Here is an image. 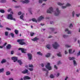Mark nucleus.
Returning <instances> with one entry per match:
<instances>
[{
  "mask_svg": "<svg viewBox=\"0 0 80 80\" xmlns=\"http://www.w3.org/2000/svg\"><path fill=\"white\" fill-rule=\"evenodd\" d=\"M45 67L47 69H48V70H52V66H50V63L49 62L47 63Z\"/></svg>",
  "mask_w": 80,
  "mask_h": 80,
  "instance_id": "5",
  "label": "nucleus"
},
{
  "mask_svg": "<svg viewBox=\"0 0 80 80\" xmlns=\"http://www.w3.org/2000/svg\"><path fill=\"white\" fill-rule=\"evenodd\" d=\"M27 55L28 57V59L30 60H31L32 59V54L30 53H28L27 54Z\"/></svg>",
  "mask_w": 80,
  "mask_h": 80,
  "instance_id": "9",
  "label": "nucleus"
},
{
  "mask_svg": "<svg viewBox=\"0 0 80 80\" xmlns=\"http://www.w3.org/2000/svg\"><path fill=\"white\" fill-rule=\"evenodd\" d=\"M28 72V70L27 69H25L24 71L22 72V73H23L24 74H25L26 73H27Z\"/></svg>",
  "mask_w": 80,
  "mask_h": 80,
  "instance_id": "12",
  "label": "nucleus"
},
{
  "mask_svg": "<svg viewBox=\"0 0 80 80\" xmlns=\"http://www.w3.org/2000/svg\"><path fill=\"white\" fill-rule=\"evenodd\" d=\"M47 48L48 49H50V45L48 44L46 46Z\"/></svg>",
  "mask_w": 80,
  "mask_h": 80,
  "instance_id": "31",
  "label": "nucleus"
},
{
  "mask_svg": "<svg viewBox=\"0 0 80 80\" xmlns=\"http://www.w3.org/2000/svg\"><path fill=\"white\" fill-rule=\"evenodd\" d=\"M7 2L6 0H1L0 1L1 3H6Z\"/></svg>",
  "mask_w": 80,
  "mask_h": 80,
  "instance_id": "26",
  "label": "nucleus"
},
{
  "mask_svg": "<svg viewBox=\"0 0 80 80\" xmlns=\"http://www.w3.org/2000/svg\"><path fill=\"white\" fill-rule=\"evenodd\" d=\"M80 55V51L77 54V57H78Z\"/></svg>",
  "mask_w": 80,
  "mask_h": 80,
  "instance_id": "49",
  "label": "nucleus"
},
{
  "mask_svg": "<svg viewBox=\"0 0 80 80\" xmlns=\"http://www.w3.org/2000/svg\"><path fill=\"white\" fill-rule=\"evenodd\" d=\"M24 40V39H18L17 40V42H18L20 45H23L26 44V43L23 41Z\"/></svg>",
  "mask_w": 80,
  "mask_h": 80,
  "instance_id": "3",
  "label": "nucleus"
},
{
  "mask_svg": "<svg viewBox=\"0 0 80 80\" xmlns=\"http://www.w3.org/2000/svg\"><path fill=\"white\" fill-rule=\"evenodd\" d=\"M6 30H8L11 31V29L10 28H6Z\"/></svg>",
  "mask_w": 80,
  "mask_h": 80,
  "instance_id": "50",
  "label": "nucleus"
},
{
  "mask_svg": "<svg viewBox=\"0 0 80 80\" xmlns=\"http://www.w3.org/2000/svg\"><path fill=\"white\" fill-rule=\"evenodd\" d=\"M7 62V61L6 59H3L1 61V63H5Z\"/></svg>",
  "mask_w": 80,
  "mask_h": 80,
  "instance_id": "21",
  "label": "nucleus"
},
{
  "mask_svg": "<svg viewBox=\"0 0 80 80\" xmlns=\"http://www.w3.org/2000/svg\"><path fill=\"white\" fill-rule=\"evenodd\" d=\"M10 35H11V37H12V38H13V37H14V34H13L12 33H10Z\"/></svg>",
  "mask_w": 80,
  "mask_h": 80,
  "instance_id": "41",
  "label": "nucleus"
},
{
  "mask_svg": "<svg viewBox=\"0 0 80 80\" xmlns=\"http://www.w3.org/2000/svg\"><path fill=\"white\" fill-rule=\"evenodd\" d=\"M38 3H43L42 0H39Z\"/></svg>",
  "mask_w": 80,
  "mask_h": 80,
  "instance_id": "37",
  "label": "nucleus"
},
{
  "mask_svg": "<svg viewBox=\"0 0 80 80\" xmlns=\"http://www.w3.org/2000/svg\"><path fill=\"white\" fill-rule=\"evenodd\" d=\"M50 24H53V21H50Z\"/></svg>",
  "mask_w": 80,
  "mask_h": 80,
  "instance_id": "60",
  "label": "nucleus"
},
{
  "mask_svg": "<svg viewBox=\"0 0 80 80\" xmlns=\"http://www.w3.org/2000/svg\"><path fill=\"white\" fill-rule=\"evenodd\" d=\"M75 11H73L72 13V17H75Z\"/></svg>",
  "mask_w": 80,
  "mask_h": 80,
  "instance_id": "35",
  "label": "nucleus"
},
{
  "mask_svg": "<svg viewBox=\"0 0 80 80\" xmlns=\"http://www.w3.org/2000/svg\"><path fill=\"white\" fill-rule=\"evenodd\" d=\"M9 80H13V78H10L9 79Z\"/></svg>",
  "mask_w": 80,
  "mask_h": 80,
  "instance_id": "63",
  "label": "nucleus"
},
{
  "mask_svg": "<svg viewBox=\"0 0 80 80\" xmlns=\"http://www.w3.org/2000/svg\"><path fill=\"white\" fill-rule=\"evenodd\" d=\"M18 62L19 63L20 65H22V64H23V62L20 60H18Z\"/></svg>",
  "mask_w": 80,
  "mask_h": 80,
  "instance_id": "20",
  "label": "nucleus"
},
{
  "mask_svg": "<svg viewBox=\"0 0 80 80\" xmlns=\"http://www.w3.org/2000/svg\"><path fill=\"white\" fill-rule=\"evenodd\" d=\"M69 28H72L73 27V25H72V24L71 23L69 25Z\"/></svg>",
  "mask_w": 80,
  "mask_h": 80,
  "instance_id": "45",
  "label": "nucleus"
},
{
  "mask_svg": "<svg viewBox=\"0 0 80 80\" xmlns=\"http://www.w3.org/2000/svg\"><path fill=\"white\" fill-rule=\"evenodd\" d=\"M60 13V10H59V8H57L54 12V15L55 16H58Z\"/></svg>",
  "mask_w": 80,
  "mask_h": 80,
  "instance_id": "1",
  "label": "nucleus"
},
{
  "mask_svg": "<svg viewBox=\"0 0 80 80\" xmlns=\"http://www.w3.org/2000/svg\"><path fill=\"white\" fill-rule=\"evenodd\" d=\"M80 14H76V16L77 17H80Z\"/></svg>",
  "mask_w": 80,
  "mask_h": 80,
  "instance_id": "46",
  "label": "nucleus"
},
{
  "mask_svg": "<svg viewBox=\"0 0 80 80\" xmlns=\"http://www.w3.org/2000/svg\"><path fill=\"white\" fill-rule=\"evenodd\" d=\"M38 40V38L36 37L34 39H32V41H34V42L37 41V40Z\"/></svg>",
  "mask_w": 80,
  "mask_h": 80,
  "instance_id": "22",
  "label": "nucleus"
},
{
  "mask_svg": "<svg viewBox=\"0 0 80 80\" xmlns=\"http://www.w3.org/2000/svg\"><path fill=\"white\" fill-rule=\"evenodd\" d=\"M68 37V36H67L65 35H63V38H67Z\"/></svg>",
  "mask_w": 80,
  "mask_h": 80,
  "instance_id": "43",
  "label": "nucleus"
},
{
  "mask_svg": "<svg viewBox=\"0 0 80 80\" xmlns=\"http://www.w3.org/2000/svg\"><path fill=\"white\" fill-rule=\"evenodd\" d=\"M33 65H29V67H31V68H33Z\"/></svg>",
  "mask_w": 80,
  "mask_h": 80,
  "instance_id": "56",
  "label": "nucleus"
},
{
  "mask_svg": "<svg viewBox=\"0 0 80 80\" xmlns=\"http://www.w3.org/2000/svg\"><path fill=\"white\" fill-rule=\"evenodd\" d=\"M73 64L74 65V66H76L77 65V62L75 60H73Z\"/></svg>",
  "mask_w": 80,
  "mask_h": 80,
  "instance_id": "19",
  "label": "nucleus"
},
{
  "mask_svg": "<svg viewBox=\"0 0 80 80\" xmlns=\"http://www.w3.org/2000/svg\"><path fill=\"white\" fill-rule=\"evenodd\" d=\"M41 67H44V65L43 63H42L41 64Z\"/></svg>",
  "mask_w": 80,
  "mask_h": 80,
  "instance_id": "61",
  "label": "nucleus"
},
{
  "mask_svg": "<svg viewBox=\"0 0 80 80\" xmlns=\"http://www.w3.org/2000/svg\"><path fill=\"white\" fill-rule=\"evenodd\" d=\"M65 46L66 47H67V48H68L69 47H71L70 46H69V45H66Z\"/></svg>",
  "mask_w": 80,
  "mask_h": 80,
  "instance_id": "51",
  "label": "nucleus"
},
{
  "mask_svg": "<svg viewBox=\"0 0 80 80\" xmlns=\"http://www.w3.org/2000/svg\"><path fill=\"white\" fill-rule=\"evenodd\" d=\"M68 58L69 60H73L75 59V57H69Z\"/></svg>",
  "mask_w": 80,
  "mask_h": 80,
  "instance_id": "14",
  "label": "nucleus"
},
{
  "mask_svg": "<svg viewBox=\"0 0 80 80\" xmlns=\"http://www.w3.org/2000/svg\"><path fill=\"white\" fill-rule=\"evenodd\" d=\"M12 10V9L11 8H9L8 10V12H10Z\"/></svg>",
  "mask_w": 80,
  "mask_h": 80,
  "instance_id": "53",
  "label": "nucleus"
},
{
  "mask_svg": "<svg viewBox=\"0 0 80 80\" xmlns=\"http://www.w3.org/2000/svg\"><path fill=\"white\" fill-rule=\"evenodd\" d=\"M42 70H43V71H46L47 69H46L45 68H42Z\"/></svg>",
  "mask_w": 80,
  "mask_h": 80,
  "instance_id": "58",
  "label": "nucleus"
},
{
  "mask_svg": "<svg viewBox=\"0 0 80 80\" xmlns=\"http://www.w3.org/2000/svg\"><path fill=\"white\" fill-rule=\"evenodd\" d=\"M58 65H60V64H62V62L60 61H59L58 62Z\"/></svg>",
  "mask_w": 80,
  "mask_h": 80,
  "instance_id": "36",
  "label": "nucleus"
},
{
  "mask_svg": "<svg viewBox=\"0 0 80 80\" xmlns=\"http://www.w3.org/2000/svg\"><path fill=\"white\" fill-rule=\"evenodd\" d=\"M6 75H10V72L9 71H8L6 72Z\"/></svg>",
  "mask_w": 80,
  "mask_h": 80,
  "instance_id": "33",
  "label": "nucleus"
},
{
  "mask_svg": "<svg viewBox=\"0 0 80 80\" xmlns=\"http://www.w3.org/2000/svg\"><path fill=\"white\" fill-rule=\"evenodd\" d=\"M21 14H22V12L20 11L18 12V15H21Z\"/></svg>",
  "mask_w": 80,
  "mask_h": 80,
  "instance_id": "54",
  "label": "nucleus"
},
{
  "mask_svg": "<svg viewBox=\"0 0 80 80\" xmlns=\"http://www.w3.org/2000/svg\"><path fill=\"white\" fill-rule=\"evenodd\" d=\"M47 13H52V12H53V8L51 7L49 8V9L47 10Z\"/></svg>",
  "mask_w": 80,
  "mask_h": 80,
  "instance_id": "6",
  "label": "nucleus"
},
{
  "mask_svg": "<svg viewBox=\"0 0 80 80\" xmlns=\"http://www.w3.org/2000/svg\"><path fill=\"white\" fill-rule=\"evenodd\" d=\"M64 53L65 55H67V54H68V51H67V50H65L64 51Z\"/></svg>",
  "mask_w": 80,
  "mask_h": 80,
  "instance_id": "34",
  "label": "nucleus"
},
{
  "mask_svg": "<svg viewBox=\"0 0 80 80\" xmlns=\"http://www.w3.org/2000/svg\"><path fill=\"white\" fill-rule=\"evenodd\" d=\"M7 18L9 20H14V21H16V20L15 18H13V16L12 14H8L7 16Z\"/></svg>",
  "mask_w": 80,
  "mask_h": 80,
  "instance_id": "4",
  "label": "nucleus"
},
{
  "mask_svg": "<svg viewBox=\"0 0 80 80\" xmlns=\"http://www.w3.org/2000/svg\"><path fill=\"white\" fill-rule=\"evenodd\" d=\"M45 5H46V4L45 3L42 4V6L43 7V6H45Z\"/></svg>",
  "mask_w": 80,
  "mask_h": 80,
  "instance_id": "64",
  "label": "nucleus"
},
{
  "mask_svg": "<svg viewBox=\"0 0 80 80\" xmlns=\"http://www.w3.org/2000/svg\"><path fill=\"white\" fill-rule=\"evenodd\" d=\"M0 12H1V13H4L5 12V11L3 10L0 9Z\"/></svg>",
  "mask_w": 80,
  "mask_h": 80,
  "instance_id": "29",
  "label": "nucleus"
},
{
  "mask_svg": "<svg viewBox=\"0 0 80 80\" xmlns=\"http://www.w3.org/2000/svg\"><path fill=\"white\" fill-rule=\"evenodd\" d=\"M52 47L54 48V49H57L58 47H60V45L58 44V43L57 42H54L52 45Z\"/></svg>",
  "mask_w": 80,
  "mask_h": 80,
  "instance_id": "2",
  "label": "nucleus"
},
{
  "mask_svg": "<svg viewBox=\"0 0 80 80\" xmlns=\"http://www.w3.org/2000/svg\"><path fill=\"white\" fill-rule=\"evenodd\" d=\"M14 53V52H13V51H12L11 52V55H13V54Z\"/></svg>",
  "mask_w": 80,
  "mask_h": 80,
  "instance_id": "59",
  "label": "nucleus"
},
{
  "mask_svg": "<svg viewBox=\"0 0 80 80\" xmlns=\"http://www.w3.org/2000/svg\"><path fill=\"white\" fill-rule=\"evenodd\" d=\"M34 33L33 32H31L30 33V35L31 37H32V36H33V35H34Z\"/></svg>",
  "mask_w": 80,
  "mask_h": 80,
  "instance_id": "47",
  "label": "nucleus"
},
{
  "mask_svg": "<svg viewBox=\"0 0 80 80\" xmlns=\"http://www.w3.org/2000/svg\"><path fill=\"white\" fill-rule=\"evenodd\" d=\"M68 77H66L65 79V80H67V79H68Z\"/></svg>",
  "mask_w": 80,
  "mask_h": 80,
  "instance_id": "62",
  "label": "nucleus"
},
{
  "mask_svg": "<svg viewBox=\"0 0 80 80\" xmlns=\"http://www.w3.org/2000/svg\"><path fill=\"white\" fill-rule=\"evenodd\" d=\"M50 54L49 53H48L45 55L46 57H47V58L50 57Z\"/></svg>",
  "mask_w": 80,
  "mask_h": 80,
  "instance_id": "24",
  "label": "nucleus"
},
{
  "mask_svg": "<svg viewBox=\"0 0 80 80\" xmlns=\"http://www.w3.org/2000/svg\"><path fill=\"white\" fill-rule=\"evenodd\" d=\"M65 32H67V33L68 34H71V33H72V32L68 30V29H66L65 30Z\"/></svg>",
  "mask_w": 80,
  "mask_h": 80,
  "instance_id": "15",
  "label": "nucleus"
},
{
  "mask_svg": "<svg viewBox=\"0 0 80 80\" xmlns=\"http://www.w3.org/2000/svg\"><path fill=\"white\" fill-rule=\"evenodd\" d=\"M6 48L7 49H9L11 48V45L10 44H8L6 47Z\"/></svg>",
  "mask_w": 80,
  "mask_h": 80,
  "instance_id": "16",
  "label": "nucleus"
},
{
  "mask_svg": "<svg viewBox=\"0 0 80 80\" xmlns=\"http://www.w3.org/2000/svg\"><path fill=\"white\" fill-rule=\"evenodd\" d=\"M37 54L38 55H41V56H42L43 54L42 53H41L40 52H37Z\"/></svg>",
  "mask_w": 80,
  "mask_h": 80,
  "instance_id": "25",
  "label": "nucleus"
},
{
  "mask_svg": "<svg viewBox=\"0 0 80 80\" xmlns=\"http://www.w3.org/2000/svg\"><path fill=\"white\" fill-rule=\"evenodd\" d=\"M49 29L51 31H52V32H53V31H54L55 30V28H49Z\"/></svg>",
  "mask_w": 80,
  "mask_h": 80,
  "instance_id": "30",
  "label": "nucleus"
},
{
  "mask_svg": "<svg viewBox=\"0 0 80 80\" xmlns=\"http://www.w3.org/2000/svg\"><path fill=\"white\" fill-rule=\"evenodd\" d=\"M5 34L6 36H8V32H5Z\"/></svg>",
  "mask_w": 80,
  "mask_h": 80,
  "instance_id": "40",
  "label": "nucleus"
},
{
  "mask_svg": "<svg viewBox=\"0 0 80 80\" xmlns=\"http://www.w3.org/2000/svg\"><path fill=\"white\" fill-rule=\"evenodd\" d=\"M54 68L56 69V70H57V69H58V67L57 66V65H54Z\"/></svg>",
  "mask_w": 80,
  "mask_h": 80,
  "instance_id": "39",
  "label": "nucleus"
},
{
  "mask_svg": "<svg viewBox=\"0 0 80 80\" xmlns=\"http://www.w3.org/2000/svg\"><path fill=\"white\" fill-rule=\"evenodd\" d=\"M19 50H21L22 53H26V51H27V49H24L22 48H19L18 49Z\"/></svg>",
  "mask_w": 80,
  "mask_h": 80,
  "instance_id": "8",
  "label": "nucleus"
},
{
  "mask_svg": "<svg viewBox=\"0 0 80 80\" xmlns=\"http://www.w3.org/2000/svg\"><path fill=\"white\" fill-rule=\"evenodd\" d=\"M59 75H60V73H57V74L56 75V77H58L59 76Z\"/></svg>",
  "mask_w": 80,
  "mask_h": 80,
  "instance_id": "52",
  "label": "nucleus"
},
{
  "mask_svg": "<svg viewBox=\"0 0 80 80\" xmlns=\"http://www.w3.org/2000/svg\"><path fill=\"white\" fill-rule=\"evenodd\" d=\"M62 8V9H64L65 8H67V6H62L61 7Z\"/></svg>",
  "mask_w": 80,
  "mask_h": 80,
  "instance_id": "42",
  "label": "nucleus"
},
{
  "mask_svg": "<svg viewBox=\"0 0 80 80\" xmlns=\"http://www.w3.org/2000/svg\"><path fill=\"white\" fill-rule=\"evenodd\" d=\"M32 20L33 22H34L36 23H37V21H38L36 19H35V18L32 19Z\"/></svg>",
  "mask_w": 80,
  "mask_h": 80,
  "instance_id": "23",
  "label": "nucleus"
},
{
  "mask_svg": "<svg viewBox=\"0 0 80 80\" xmlns=\"http://www.w3.org/2000/svg\"><path fill=\"white\" fill-rule=\"evenodd\" d=\"M17 58H18L17 57H13L11 58L13 60L14 62H16L18 60Z\"/></svg>",
  "mask_w": 80,
  "mask_h": 80,
  "instance_id": "11",
  "label": "nucleus"
},
{
  "mask_svg": "<svg viewBox=\"0 0 80 80\" xmlns=\"http://www.w3.org/2000/svg\"><path fill=\"white\" fill-rule=\"evenodd\" d=\"M4 69H3V68H2L1 69H0V73H2V72H3V70H4Z\"/></svg>",
  "mask_w": 80,
  "mask_h": 80,
  "instance_id": "44",
  "label": "nucleus"
},
{
  "mask_svg": "<svg viewBox=\"0 0 80 80\" xmlns=\"http://www.w3.org/2000/svg\"><path fill=\"white\" fill-rule=\"evenodd\" d=\"M30 78H30L28 76H25L23 78L24 80H30Z\"/></svg>",
  "mask_w": 80,
  "mask_h": 80,
  "instance_id": "13",
  "label": "nucleus"
},
{
  "mask_svg": "<svg viewBox=\"0 0 80 80\" xmlns=\"http://www.w3.org/2000/svg\"><path fill=\"white\" fill-rule=\"evenodd\" d=\"M65 4V3H61L60 2H58V5H59L60 6H62V5H64Z\"/></svg>",
  "mask_w": 80,
  "mask_h": 80,
  "instance_id": "17",
  "label": "nucleus"
},
{
  "mask_svg": "<svg viewBox=\"0 0 80 80\" xmlns=\"http://www.w3.org/2000/svg\"><path fill=\"white\" fill-rule=\"evenodd\" d=\"M57 56H58V57H61L62 56V55H61V53H58L57 54Z\"/></svg>",
  "mask_w": 80,
  "mask_h": 80,
  "instance_id": "48",
  "label": "nucleus"
},
{
  "mask_svg": "<svg viewBox=\"0 0 80 80\" xmlns=\"http://www.w3.org/2000/svg\"><path fill=\"white\" fill-rule=\"evenodd\" d=\"M23 15H24V13H22V15L20 16V18L22 20H24V19H23Z\"/></svg>",
  "mask_w": 80,
  "mask_h": 80,
  "instance_id": "18",
  "label": "nucleus"
},
{
  "mask_svg": "<svg viewBox=\"0 0 80 80\" xmlns=\"http://www.w3.org/2000/svg\"><path fill=\"white\" fill-rule=\"evenodd\" d=\"M50 78H54V76H53V74H51L50 75Z\"/></svg>",
  "mask_w": 80,
  "mask_h": 80,
  "instance_id": "38",
  "label": "nucleus"
},
{
  "mask_svg": "<svg viewBox=\"0 0 80 80\" xmlns=\"http://www.w3.org/2000/svg\"><path fill=\"white\" fill-rule=\"evenodd\" d=\"M66 7H71V4L69 3H68L66 4Z\"/></svg>",
  "mask_w": 80,
  "mask_h": 80,
  "instance_id": "28",
  "label": "nucleus"
},
{
  "mask_svg": "<svg viewBox=\"0 0 80 80\" xmlns=\"http://www.w3.org/2000/svg\"><path fill=\"white\" fill-rule=\"evenodd\" d=\"M72 49H70L69 50V54H72L73 53H72Z\"/></svg>",
  "mask_w": 80,
  "mask_h": 80,
  "instance_id": "27",
  "label": "nucleus"
},
{
  "mask_svg": "<svg viewBox=\"0 0 80 80\" xmlns=\"http://www.w3.org/2000/svg\"><path fill=\"white\" fill-rule=\"evenodd\" d=\"M29 70H30V71H33V69L32 68H29Z\"/></svg>",
  "mask_w": 80,
  "mask_h": 80,
  "instance_id": "57",
  "label": "nucleus"
},
{
  "mask_svg": "<svg viewBox=\"0 0 80 80\" xmlns=\"http://www.w3.org/2000/svg\"><path fill=\"white\" fill-rule=\"evenodd\" d=\"M20 2H21L22 3H29V1L28 0H25V1L23 0H21L20 1Z\"/></svg>",
  "mask_w": 80,
  "mask_h": 80,
  "instance_id": "10",
  "label": "nucleus"
},
{
  "mask_svg": "<svg viewBox=\"0 0 80 80\" xmlns=\"http://www.w3.org/2000/svg\"><path fill=\"white\" fill-rule=\"evenodd\" d=\"M44 18H45L44 16L43 15H41L37 19V21L38 22H41L42 20H44Z\"/></svg>",
  "mask_w": 80,
  "mask_h": 80,
  "instance_id": "7",
  "label": "nucleus"
},
{
  "mask_svg": "<svg viewBox=\"0 0 80 80\" xmlns=\"http://www.w3.org/2000/svg\"><path fill=\"white\" fill-rule=\"evenodd\" d=\"M48 71H47V72L45 74L46 77H47V75H48Z\"/></svg>",
  "mask_w": 80,
  "mask_h": 80,
  "instance_id": "55",
  "label": "nucleus"
},
{
  "mask_svg": "<svg viewBox=\"0 0 80 80\" xmlns=\"http://www.w3.org/2000/svg\"><path fill=\"white\" fill-rule=\"evenodd\" d=\"M14 32L16 35H17L18 33V30H15L14 31Z\"/></svg>",
  "mask_w": 80,
  "mask_h": 80,
  "instance_id": "32",
  "label": "nucleus"
}]
</instances>
